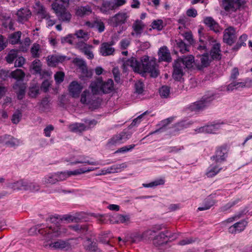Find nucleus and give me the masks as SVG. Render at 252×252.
Masks as SVG:
<instances>
[{
    "instance_id": "obj_1",
    "label": "nucleus",
    "mask_w": 252,
    "mask_h": 252,
    "mask_svg": "<svg viewBox=\"0 0 252 252\" xmlns=\"http://www.w3.org/2000/svg\"><path fill=\"white\" fill-rule=\"evenodd\" d=\"M123 66L124 69H127L129 66L135 72L139 73H149L153 77H157L159 74L158 66L156 62L153 60L149 61V57L147 56L142 57L140 61L132 57L124 63Z\"/></svg>"
},
{
    "instance_id": "obj_2",
    "label": "nucleus",
    "mask_w": 252,
    "mask_h": 252,
    "mask_svg": "<svg viewBox=\"0 0 252 252\" xmlns=\"http://www.w3.org/2000/svg\"><path fill=\"white\" fill-rule=\"evenodd\" d=\"M67 229L60 224L53 223L49 226L44 227L42 224L37 225L32 227L29 230L30 235L37 234V233L43 236L44 242L48 238L56 237L65 233Z\"/></svg>"
},
{
    "instance_id": "obj_3",
    "label": "nucleus",
    "mask_w": 252,
    "mask_h": 252,
    "mask_svg": "<svg viewBox=\"0 0 252 252\" xmlns=\"http://www.w3.org/2000/svg\"><path fill=\"white\" fill-rule=\"evenodd\" d=\"M89 88L94 94H109L114 90V83L111 79L103 81L101 78H98L91 83Z\"/></svg>"
},
{
    "instance_id": "obj_4",
    "label": "nucleus",
    "mask_w": 252,
    "mask_h": 252,
    "mask_svg": "<svg viewBox=\"0 0 252 252\" xmlns=\"http://www.w3.org/2000/svg\"><path fill=\"white\" fill-rule=\"evenodd\" d=\"M48 238L44 242L43 245L45 247H48L51 249L61 250L63 251H69L77 244L76 241L71 239L64 241L63 240H58L54 242H49L50 240L53 238Z\"/></svg>"
},
{
    "instance_id": "obj_5",
    "label": "nucleus",
    "mask_w": 252,
    "mask_h": 252,
    "mask_svg": "<svg viewBox=\"0 0 252 252\" xmlns=\"http://www.w3.org/2000/svg\"><path fill=\"white\" fill-rule=\"evenodd\" d=\"M217 95L214 93L208 92L200 100L190 104L189 108L192 111L202 110L208 106L212 101L217 98Z\"/></svg>"
},
{
    "instance_id": "obj_6",
    "label": "nucleus",
    "mask_w": 252,
    "mask_h": 252,
    "mask_svg": "<svg viewBox=\"0 0 252 252\" xmlns=\"http://www.w3.org/2000/svg\"><path fill=\"white\" fill-rule=\"evenodd\" d=\"M89 90H85L81 94L80 102L89 106L90 108L95 109L98 106V103L96 100L95 94Z\"/></svg>"
},
{
    "instance_id": "obj_7",
    "label": "nucleus",
    "mask_w": 252,
    "mask_h": 252,
    "mask_svg": "<svg viewBox=\"0 0 252 252\" xmlns=\"http://www.w3.org/2000/svg\"><path fill=\"white\" fill-rule=\"evenodd\" d=\"M132 132L129 129H124L120 133L114 135L108 141V145L109 146H117L125 143L128 140Z\"/></svg>"
},
{
    "instance_id": "obj_8",
    "label": "nucleus",
    "mask_w": 252,
    "mask_h": 252,
    "mask_svg": "<svg viewBox=\"0 0 252 252\" xmlns=\"http://www.w3.org/2000/svg\"><path fill=\"white\" fill-rule=\"evenodd\" d=\"M130 17V13L126 10L121 11L114 16L110 17L108 23L114 27L126 23Z\"/></svg>"
},
{
    "instance_id": "obj_9",
    "label": "nucleus",
    "mask_w": 252,
    "mask_h": 252,
    "mask_svg": "<svg viewBox=\"0 0 252 252\" xmlns=\"http://www.w3.org/2000/svg\"><path fill=\"white\" fill-rule=\"evenodd\" d=\"M22 141L10 135H5L0 136V146H6L8 147H15L20 145Z\"/></svg>"
},
{
    "instance_id": "obj_10",
    "label": "nucleus",
    "mask_w": 252,
    "mask_h": 252,
    "mask_svg": "<svg viewBox=\"0 0 252 252\" xmlns=\"http://www.w3.org/2000/svg\"><path fill=\"white\" fill-rule=\"evenodd\" d=\"M227 153L228 151L226 148L219 147L216 151L215 155L211 157V159L214 161L215 163L220 164L225 160L227 157Z\"/></svg>"
},
{
    "instance_id": "obj_11",
    "label": "nucleus",
    "mask_w": 252,
    "mask_h": 252,
    "mask_svg": "<svg viewBox=\"0 0 252 252\" xmlns=\"http://www.w3.org/2000/svg\"><path fill=\"white\" fill-rule=\"evenodd\" d=\"M76 47L83 53L89 59H92L94 57L92 49L94 47L85 43L84 42H77L76 43Z\"/></svg>"
},
{
    "instance_id": "obj_12",
    "label": "nucleus",
    "mask_w": 252,
    "mask_h": 252,
    "mask_svg": "<svg viewBox=\"0 0 252 252\" xmlns=\"http://www.w3.org/2000/svg\"><path fill=\"white\" fill-rule=\"evenodd\" d=\"M145 27V25L141 20H135L132 25L131 35L135 38L140 37Z\"/></svg>"
},
{
    "instance_id": "obj_13",
    "label": "nucleus",
    "mask_w": 252,
    "mask_h": 252,
    "mask_svg": "<svg viewBox=\"0 0 252 252\" xmlns=\"http://www.w3.org/2000/svg\"><path fill=\"white\" fill-rule=\"evenodd\" d=\"M236 39V31L232 27H229L224 31L223 40L229 45L233 43Z\"/></svg>"
},
{
    "instance_id": "obj_14",
    "label": "nucleus",
    "mask_w": 252,
    "mask_h": 252,
    "mask_svg": "<svg viewBox=\"0 0 252 252\" xmlns=\"http://www.w3.org/2000/svg\"><path fill=\"white\" fill-rule=\"evenodd\" d=\"M82 89L83 86L76 81L71 82L68 87L70 94L74 98L79 97Z\"/></svg>"
},
{
    "instance_id": "obj_15",
    "label": "nucleus",
    "mask_w": 252,
    "mask_h": 252,
    "mask_svg": "<svg viewBox=\"0 0 252 252\" xmlns=\"http://www.w3.org/2000/svg\"><path fill=\"white\" fill-rule=\"evenodd\" d=\"M32 13L27 7L21 8L16 13L17 21L20 23H24L31 17Z\"/></svg>"
},
{
    "instance_id": "obj_16",
    "label": "nucleus",
    "mask_w": 252,
    "mask_h": 252,
    "mask_svg": "<svg viewBox=\"0 0 252 252\" xmlns=\"http://www.w3.org/2000/svg\"><path fill=\"white\" fill-rule=\"evenodd\" d=\"M222 7L228 12L236 10L240 6L239 0H222Z\"/></svg>"
},
{
    "instance_id": "obj_17",
    "label": "nucleus",
    "mask_w": 252,
    "mask_h": 252,
    "mask_svg": "<svg viewBox=\"0 0 252 252\" xmlns=\"http://www.w3.org/2000/svg\"><path fill=\"white\" fill-rule=\"evenodd\" d=\"M185 68L183 67L181 63L175 61L173 65V77L177 81H180L184 74Z\"/></svg>"
},
{
    "instance_id": "obj_18",
    "label": "nucleus",
    "mask_w": 252,
    "mask_h": 252,
    "mask_svg": "<svg viewBox=\"0 0 252 252\" xmlns=\"http://www.w3.org/2000/svg\"><path fill=\"white\" fill-rule=\"evenodd\" d=\"M66 57L59 55L48 56L47 58V64L51 66H55L59 63H62L65 60Z\"/></svg>"
},
{
    "instance_id": "obj_19",
    "label": "nucleus",
    "mask_w": 252,
    "mask_h": 252,
    "mask_svg": "<svg viewBox=\"0 0 252 252\" xmlns=\"http://www.w3.org/2000/svg\"><path fill=\"white\" fill-rule=\"evenodd\" d=\"M176 61L185 68L192 67L194 62V57L192 55L184 56L183 58H179Z\"/></svg>"
},
{
    "instance_id": "obj_20",
    "label": "nucleus",
    "mask_w": 252,
    "mask_h": 252,
    "mask_svg": "<svg viewBox=\"0 0 252 252\" xmlns=\"http://www.w3.org/2000/svg\"><path fill=\"white\" fill-rule=\"evenodd\" d=\"M112 44L108 42L102 43L99 48V53L102 56H108L113 54L115 49L112 47Z\"/></svg>"
},
{
    "instance_id": "obj_21",
    "label": "nucleus",
    "mask_w": 252,
    "mask_h": 252,
    "mask_svg": "<svg viewBox=\"0 0 252 252\" xmlns=\"http://www.w3.org/2000/svg\"><path fill=\"white\" fill-rule=\"evenodd\" d=\"M58 183L55 172L50 173L45 175L41 179V184L43 185L48 187L49 185H53Z\"/></svg>"
},
{
    "instance_id": "obj_22",
    "label": "nucleus",
    "mask_w": 252,
    "mask_h": 252,
    "mask_svg": "<svg viewBox=\"0 0 252 252\" xmlns=\"http://www.w3.org/2000/svg\"><path fill=\"white\" fill-rule=\"evenodd\" d=\"M169 232L168 231H165L164 232H160L158 235H156L154 240L155 244L157 245H160L167 241V238H172L170 235H168Z\"/></svg>"
},
{
    "instance_id": "obj_23",
    "label": "nucleus",
    "mask_w": 252,
    "mask_h": 252,
    "mask_svg": "<svg viewBox=\"0 0 252 252\" xmlns=\"http://www.w3.org/2000/svg\"><path fill=\"white\" fill-rule=\"evenodd\" d=\"M92 10L89 5L78 6L75 9V14L81 17L90 14Z\"/></svg>"
},
{
    "instance_id": "obj_24",
    "label": "nucleus",
    "mask_w": 252,
    "mask_h": 252,
    "mask_svg": "<svg viewBox=\"0 0 252 252\" xmlns=\"http://www.w3.org/2000/svg\"><path fill=\"white\" fill-rule=\"evenodd\" d=\"M159 60L169 62L171 61L170 53L166 47L160 48L158 51Z\"/></svg>"
},
{
    "instance_id": "obj_25",
    "label": "nucleus",
    "mask_w": 252,
    "mask_h": 252,
    "mask_svg": "<svg viewBox=\"0 0 252 252\" xmlns=\"http://www.w3.org/2000/svg\"><path fill=\"white\" fill-rule=\"evenodd\" d=\"M246 224L247 222L245 221L237 222L229 228V232L231 233L240 232L244 230Z\"/></svg>"
},
{
    "instance_id": "obj_26",
    "label": "nucleus",
    "mask_w": 252,
    "mask_h": 252,
    "mask_svg": "<svg viewBox=\"0 0 252 252\" xmlns=\"http://www.w3.org/2000/svg\"><path fill=\"white\" fill-rule=\"evenodd\" d=\"M96 169H97V168H94L92 167H84L74 170L73 171H67V174H68V177H69L71 176L78 175L89 172L90 171H94Z\"/></svg>"
},
{
    "instance_id": "obj_27",
    "label": "nucleus",
    "mask_w": 252,
    "mask_h": 252,
    "mask_svg": "<svg viewBox=\"0 0 252 252\" xmlns=\"http://www.w3.org/2000/svg\"><path fill=\"white\" fill-rule=\"evenodd\" d=\"M27 181L20 180L15 182L10 183L8 187L13 190H26L27 186Z\"/></svg>"
},
{
    "instance_id": "obj_28",
    "label": "nucleus",
    "mask_w": 252,
    "mask_h": 252,
    "mask_svg": "<svg viewBox=\"0 0 252 252\" xmlns=\"http://www.w3.org/2000/svg\"><path fill=\"white\" fill-rule=\"evenodd\" d=\"M36 5L39 7L38 13L42 14L43 18L46 19L48 27L53 26L55 24V21L50 19V16L47 13L45 8L39 3H36Z\"/></svg>"
},
{
    "instance_id": "obj_29",
    "label": "nucleus",
    "mask_w": 252,
    "mask_h": 252,
    "mask_svg": "<svg viewBox=\"0 0 252 252\" xmlns=\"http://www.w3.org/2000/svg\"><path fill=\"white\" fill-rule=\"evenodd\" d=\"M75 36L78 39V42H84L86 43L90 38V33L83 30H79L75 32Z\"/></svg>"
},
{
    "instance_id": "obj_30",
    "label": "nucleus",
    "mask_w": 252,
    "mask_h": 252,
    "mask_svg": "<svg viewBox=\"0 0 252 252\" xmlns=\"http://www.w3.org/2000/svg\"><path fill=\"white\" fill-rule=\"evenodd\" d=\"M78 163L93 165H97L99 164L97 161H93L89 160L88 158L84 156H80L76 160L71 162V165H74Z\"/></svg>"
},
{
    "instance_id": "obj_31",
    "label": "nucleus",
    "mask_w": 252,
    "mask_h": 252,
    "mask_svg": "<svg viewBox=\"0 0 252 252\" xmlns=\"http://www.w3.org/2000/svg\"><path fill=\"white\" fill-rule=\"evenodd\" d=\"M85 125L82 123H74L68 126L70 131L75 133H80L86 130Z\"/></svg>"
},
{
    "instance_id": "obj_32",
    "label": "nucleus",
    "mask_w": 252,
    "mask_h": 252,
    "mask_svg": "<svg viewBox=\"0 0 252 252\" xmlns=\"http://www.w3.org/2000/svg\"><path fill=\"white\" fill-rule=\"evenodd\" d=\"M222 169L220 164L214 163L211 165L208 168L206 175L208 177H212L217 175Z\"/></svg>"
},
{
    "instance_id": "obj_33",
    "label": "nucleus",
    "mask_w": 252,
    "mask_h": 252,
    "mask_svg": "<svg viewBox=\"0 0 252 252\" xmlns=\"http://www.w3.org/2000/svg\"><path fill=\"white\" fill-rule=\"evenodd\" d=\"M220 44L215 43L211 50L210 55L212 59H220Z\"/></svg>"
},
{
    "instance_id": "obj_34",
    "label": "nucleus",
    "mask_w": 252,
    "mask_h": 252,
    "mask_svg": "<svg viewBox=\"0 0 252 252\" xmlns=\"http://www.w3.org/2000/svg\"><path fill=\"white\" fill-rule=\"evenodd\" d=\"M113 218L115 220L114 222L117 223L128 224L130 221V217L128 215L117 214Z\"/></svg>"
},
{
    "instance_id": "obj_35",
    "label": "nucleus",
    "mask_w": 252,
    "mask_h": 252,
    "mask_svg": "<svg viewBox=\"0 0 252 252\" xmlns=\"http://www.w3.org/2000/svg\"><path fill=\"white\" fill-rule=\"evenodd\" d=\"M52 8L57 15L61 14L66 9L65 5L55 0L52 4Z\"/></svg>"
},
{
    "instance_id": "obj_36",
    "label": "nucleus",
    "mask_w": 252,
    "mask_h": 252,
    "mask_svg": "<svg viewBox=\"0 0 252 252\" xmlns=\"http://www.w3.org/2000/svg\"><path fill=\"white\" fill-rule=\"evenodd\" d=\"M112 1H103L100 10L103 13L107 14L110 10L114 9Z\"/></svg>"
},
{
    "instance_id": "obj_37",
    "label": "nucleus",
    "mask_w": 252,
    "mask_h": 252,
    "mask_svg": "<svg viewBox=\"0 0 252 252\" xmlns=\"http://www.w3.org/2000/svg\"><path fill=\"white\" fill-rule=\"evenodd\" d=\"M223 123H215L207 125V128L208 134L216 133L221 128Z\"/></svg>"
},
{
    "instance_id": "obj_38",
    "label": "nucleus",
    "mask_w": 252,
    "mask_h": 252,
    "mask_svg": "<svg viewBox=\"0 0 252 252\" xmlns=\"http://www.w3.org/2000/svg\"><path fill=\"white\" fill-rule=\"evenodd\" d=\"M215 203V201L211 198L209 197L205 200L203 205L198 207L197 210L201 211L208 210L213 206Z\"/></svg>"
},
{
    "instance_id": "obj_39",
    "label": "nucleus",
    "mask_w": 252,
    "mask_h": 252,
    "mask_svg": "<svg viewBox=\"0 0 252 252\" xmlns=\"http://www.w3.org/2000/svg\"><path fill=\"white\" fill-rule=\"evenodd\" d=\"M204 23L215 32H217L218 31L219 25L212 18L209 17L205 18Z\"/></svg>"
},
{
    "instance_id": "obj_40",
    "label": "nucleus",
    "mask_w": 252,
    "mask_h": 252,
    "mask_svg": "<svg viewBox=\"0 0 252 252\" xmlns=\"http://www.w3.org/2000/svg\"><path fill=\"white\" fill-rule=\"evenodd\" d=\"M25 74L22 69H17L11 72L10 76L17 80H20L24 78Z\"/></svg>"
},
{
    "instance_id": "obj_41",
    "label": "nucleus",
    "mask_w": 252,
    "mask_h": 252,
    "mask_svg": "<svg viewBox=\"0 0 252 252\" xmlns=\"http://www.w3.org/2000/svg\"><path fill=\"white\" fill-rule=\"evenodd\" d=\"M21 36V32H17L10 34L9 35V41L12 44H17L20 42V39Z\"/></svg>"
},
{
    "instance_id": "obj_42",
    "label": "nucleus",
    "mask_w": 252,
    "mask_h": 252,
    "mask_svg": "<svg viewBox=\"0 0 252 252\" xmlns=\"http://www.w3.org/2000/svg\"><path fill=\"white\" fill-rule=\"evenodd\" d=\"M142 241H144L142 233H134L131 235L129 238V241L132 243H137Z\"/></svg>"
},
{
    "instance_id": "obj_43",
    "label": "nucleus",
    "mask_w": 252,
    "mask_h": 252,
    "mask_svg": "<svg viewBox=\"0 0 252 252\" xmlns=\"http://www.w3.org/2000/svg\"><path fill=\"white\" fill-rule=\"evenodd\" d=\"M42 67V63L40 60H35L32 63L31 68L35 73H40Z\"/></svg>"
},
{
    "instance_id": "obj_44",
    "label": "nucleus",
    "mask_w": 252,
    "mask_h": 252,
    "mask_svg": "<svg viewBox=\"0 0 252 252\" xmlns=\"http://www.w3.org/2000/svg\"><path fill=\"white\" fill-rule=\"evenodd\" d=\"M165 181L163 179L160 178L156 180L149 184H143L142 186L145 188H153L159 185H162L164 184Z\"/></svg>"
},
{
    "instance_id": "obj_45",
    "label": "nucleus",
    "mask_w": 252,
    "mask_h": 252,
    "mask_svg": "<svg viewBox=\"0 0 252 252\" xmlns=\"http://www.w3.org/2000/svg\"><path fill=\"white\" fill-rule=\"evenodd\" d=\"M40 46L38 44L34 43L31 49V53L32 56L34 58H38L40 56Z\"/></svg>"
},
{
    "instance_id": "obj_46",
    "label": "nucleus",
    "mask_w": 252,
    "mask_h": 252,
    "mask_svg": "<svg viewBox=\"0 0 252 252\" xmlns=\"http://www.w3.org/2000/svg\"><path fill=\"white\" fill-rule=\"evenodd\" d=\"M93 28H95L99 32H102L105 30L104 24L101 20L96 19L94 21Z\"/></svg>"
},
{
    "instance_id": "obj_47",
    "label": "nucleus",
    "mask_w": 252,
    "mask_h": 252,
    "mask_svg": "<svg viewBox=\"0 0 252 252\" xmlns=\"http://www.w3.org/2000/svg\"><path fill=\"white\" fill-rule=\"evenodd\" d=\"M85 248L88 252H94L98 249L96 243L92 242L89 239H87L85 242Z\"/></svg>"
},
{
    "instance_id": "obj_48",
    "label": "nucleus",
    "mask_w": 252,
    "mask_h": 252,
    "mask_svg": "<svg viewBox=\"0 0 252 252\" xmlns=\"http://www.w3.org/2000/svg\"><path fill=\"white\" fill-rule=\"evenodd\" d=\"M27 186L26 190H29L32 192L37 191L40 189V186L38 184L35 182H30L27 181Z\"/></svg>"
},
{
    "instance_id": "obj_49",
    "label": "nucleus",
    "mask_w": 252,
    "mask_h": 252,
    "mask_svg": "<svg viewBox=\"0 0 252 252\" xmlns=\"http://www.w3.org/2000/svg\"><path fill=\"white\" fill-rule=\"evenodd\" d=\"M58 182L66 180L68 177L67 171L55 172Z\"/></svg>"
},
{
    "instance_id": "obj_50",
    "label": "nucleus",
    "mask_w": 252,
    "mask_h": 252,
    "mask_svg": "<svg viewBox=\"0 0 252 252\" xmlns=\"http://www.w3.org/2000/svg\"><path fill=\"white\" fill-rule=\"evenodd\" d=\"M212 58H210L208 54H205L201 55L200 56V62L201 63L202 67H206L207 66L211 61H212Z\"/></svg>"
},
{
    "instance_id": "obj_51",
    "label": "nucleus",
    "mask_w": 252,
    "mask_h": 252,
    "mask_svg": "<svg viewBox=\"0 0 252 252\" xmlns=\"http://www.w3.org/2000/svg\"><path fill=\"white\" fill-rule=\"evenodd\" d=\"M13 88L17 90L16 92L18 99H22L25 94V88L24 87H19L18 83H17L14 85Z\"/></svg>"
},
{
    "instance_id": "obj_52",
    "label": "nucleus",
    "mask_w": 252,
    "mask_h": 252,
    "mask_svg": "<svg viewBox=\"0 0 252 252\" xmlns=\"http://www.w3.org/2000/svg\"><path fill=\"white\" fill-rule=\"evenodd\" d=\"M17 57V50H11L6 57V61L8 63H12Z\"/></svg>"
},
{
    "instance_id": "obj_53",
    "label": "nucleus",
    "mask_w": 252,
    "mask_h": 252,
    "mask_svg": "<svg viewBox=\"0 0 252 252\" xmlns=\"http://www.w3.org/2000/svg\"><path fill=\"white\" fill-rule=\"evenodd\" d=\"M151 27L153 29L161 31L163 28V21L160 19L154 20L151 24Z\"/></svg>"
},
{
    "instance_id": "obj_54",
    "label": "nucleus",
    "mask_w": 252,
    "mask_h": 252,
    "mask_svg": "<svg viewBox=\"0 0 252 252\" xmlns=\"http://www.w3.org/2000/svg\"><path fill=\"white\" fill-rule=\"evenodd\" d=\"M176 47L178 48L182 53L189 51L188 46L181 40L176 41Z\"/></svg>"
},
{
    "instance_id": "obj_55",
    "label": "nucleus",
    "mask_w": 252,
    "mask_h": 252,
    "mask_svg": "<svg viewBox=\"0 0 252 252\" xmlns=\"http://www.w3.org/2000/svg\"><path fill=\"white\" fill-rule=\"evenodd\" d=\"M57 16L60 20L65 22L69 21L71 17L70 13L67 11L66 9L64 11L61 13V14H59Z\"/></svg>"
},
{
    "instance_id": "obj_56",
    "label": "nucleus",
    "mask_w": 252,
    "mask_h": 252,
    "mask_svg": "<svg viewBox=\"0 0 252 252\" xmlns=\"http://www.w3.org/2000/svg\"><path fill=\"white\" fill-rule=\"evenodd\" d=\"M20 45L19 47V50L25 52L27 51L28 47L30 46L31 44V40L30 38L26 37L24 40L20 43Z\"/></svg>"
},
{
    "instance_id": "obj_57",
    "label": "nucleus",
    "mask_w": 252,
    "mask_h": 252,
    "mask_svg": "<svg viewBox=\"0 0 252 252\" xmlns=\"http://www.w3.org/2000/svg\"><path fill=\"white\" fill-rule=\"evenodd\" d=\"M156 232L155 229H148L142 233L144 241L149 240L152 238L154 234Z\"/></svg>"
},
{
    "instance_id": "obj_58",
    "label": "nucleus",
    "mask_w": 252,
    "mask_h": 252,
    "mask_svg": "<svg viewBox=\"0 0 252 252\" xmlns=\"http://www.w3.org/2000/svg\"><path fill=\"white\" fill-rule=\"evenodd\" d=\"M170 88L167 86H163L159 89V94L162 97H168L170 94Z\"/></svg>"
},
{
    "instance_id": "obj_59",
    "label": "nucleus",
    "mask_w": 252,
    "mask_h": 252,
    "mask_svg": "<svg viewBox=\"0 0 252 252\" xmlns=\"http://www.w3.org/2000/svg\"><path fill=\"white\" fill-rule=\"evenodd\" d=\"M117 173V171H115V165H113L110 167L102 169L100 173L96 174V175H106L107 174L115 173Z\"/></svg>"
},
{
    "instance_id": "obj_60",
    "label": "nucleus",
    "mask_w": 252,
    "mask_h": 252,
    "mask_svg": "<svg viewBox=\"0 0 252 252\" xmlns=\"http://www.w3.org/2000/svg\"><path fill=\"white\" fill-rule=\"evenodd\" d=\"M69 227L78 232L83 233L87 230V227L86 225H83L79 224H77L74 225H70L69 226Z\"/></svg>"
},
{
    "instance_id": "obj_61",
    "label": "nucleus",
    "mask_w": 252,
    "mask_h": 252,
    "mask_svg": "<svg viewBox=\"0 0 252 252\" xmlns=\"http://www.w3.org/2000/svg\"><path fill=\"white\" fill-rule=\"evenodd\" d=\"M64 73L62 71H58L54 75V78L56 83L58 84L63 82L64 78Z\"/></svg>"
},
{
    "instance_id": "obj_62",
    "label": "nucleus",
    "mask_w": 252,
    "mask_h": 252,
    "mask_svg": "<svg viewBox=\"0 0 252 252\" xmlns=\"http://www.w3.org/2000/svg\"><path fill=\"white\" fill-rule=\"evenodd\" d=\"M22 117V113L19 110H17L13 114L11 121L13 124H17L20 122Z\"/></svg>"
},
{
    "instance_id": "obj_63",
    "label": "nucleus",
    "mask_w": 252,
    "mask_h": 252,
    "mask_svg": "<svg viewBox=\"0 0 252 252\" xmlns=\"http://www.w3.org/2000/svg\"><path fill=\"white\" fill-rule=\"evenodd\" d=\"M134 144L130 145L128 146H124L120 149H119L118 150L115 151V153H125L126 152H128L129 151L132 150L135 147Z\"/></svg>"
},
{
    "instance_id": "obj_64",
    "label": "nucleus",
    "mask_w": 252,
    "mask_h": 252,
    "mask_svg": "<svg viewBox=\"0 0 252 252\" xmlns=\"http://www.w3.org/2000/svg\"><path fill=\"white\" fill-rule=\"evenodd\" d=\"M178 22L182 25L184 27H186V26L189 24V21L187 16L185 15H181L179 17L178 20Z\"/></svg>"
}]
</instances>
